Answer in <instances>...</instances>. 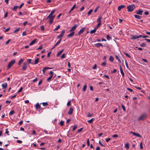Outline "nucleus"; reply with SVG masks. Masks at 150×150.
<instances>
[{"label": "nucleus", "instance_id": "45", "mask_svg": "<svg viewBox=\"0 0 150 150\" xmlns=\"http://www.w3.org/2000/svg\"><path fill=\"white\" fill-rule=\"evenodd\" d=\"M122 107L124 111H126V109H125V106L123 105H122Z\"/></svg>", "mask_w": 150, "mask_h": 150}, {"label": "nucleus", "instance_id": "47", "mask_svg": "<svg viewBox=\"0 0 150 150\" xmlns=\"http://www.w3.org/2000/svg\"><path fill=\"white\" fill-rule=\"evenodd\" d=\"M65 33V31L64 30H62L61 32V35H62V36H63L64 35V34Z\"/></svg>", "mask_w": 150, "mask_h": 150}, {"label": "nucleus", "instance_id": "22", "mask_svg": "<svg viewBox=\"0 0 150 150\" xmlns=\"http://www.w3.org/2000/svg\"><path fill=\"white\" fill-rule=\"evenodd\" d=\"M116 58V59L120 63H121V61L119 58V57H118V56L117 55H115V56Z\"/></svg>", "mask_w": 150, "mask_h": 150}, {"label": "nucleus", "instance_id": "59", "mask_svg": "<svg viewBox=\"0 0 150 150\" xmlns=\"http://www.w3.org/2000/svg\"><path fill=\"white\" fill-rule=\"evenodd\" d=\"M23 90V88L22 87H21L19 89V90L18 91V92L20 93Z\"/></svg>", "mask_w": 150, "mask_h": 150}, {"label": "nucleus", "instance_id": "3", "mask_svg": "<svg viewBox=\"0 0 150 150\" xmlns=\"http://www.w3.org/2000/svg\"><path fill=\"white\" fill-rule=\"evenodd\" d=\"M15 62V61L14 60H11L8 64L7 66V69H9L11 68L12 66L14 64Z\"/></svg>", "mask_w": 150, "mask_h": 150}, {"label": "nucleus", "instance_id": "44", "mask_svg": "<svg viewBox=\"0 0 150 150\" xmlns=\"http://www.w3.org/2000/svg\"><path fill=\"white\" fill-rule=\"evenodd\" d=\"M42 49V45H41L36 50H41Z\"/></svg>", "mask_w": 150, "mask_h": 150}, {"label": "nucleus", "instance_id": "61", "mask_svg": "<svg viewBox=\"0 0 150 150\" xmlns=\"http://www.w3.org/2000/svg\"><path fill=\"white\" fill-rule=\"evenodd\" d=\"M87 143L88 146H89V145H90V142H89V139H87Z\"/></svg>", "mask_w": 150, "mask_h": 150}, {"label": "nucleus", "instance_id": "24", "mask_svg": "<svg viewBox=\"0 0 150 150\" xmlns=\"http://www.w3.org/2000/svg\"><path fill=\"white\" fill-rule=\"evenodd\" d=\"M134 16L135 18H136L138 19H140L141 18V16H139L138 15H134Z\"/></svg>", "mask_w": 150, "mask_h": 150}, {"label": "nucleus", "instance_id": "26", "mask_svg": "<svg viewBox=\"0 0 150 150\" xmlns=\"http://www.w3.org/2000/svg\"><path fill=\"white\" fill-rule=\"evenodd\" d=\"M114 59V57L112 56H110L109 60L111 62H113Z\"/></svg>", "mask_w": 150, "mask_h": 150}, {"label": "nucleus", "instance_id": "17", "mask_svg": "<svg viewBox=\"0 0 150 150\" xmlns=\"http://www.w3.org/2000/svg\"><path fill=\"white\" fill-rule=\"evenodd\" d=\"M37 40V39H34L30 43V45H33L35 42Z\"/></svg>", "mask_w": 150, "mask_h": 150}, {"label": "nucleus", "instance_id": "51", "mask_svg": "<svg viewBox=\"0 0 150 150\" xmlns=\"http://www.w3.org/2000/svg\"><path fill=\"white\" fill-rule=\"evenodd\" d=\"M76 4H75L72 7V8H71V11H72L73 9L75 7H76Z\"/></svg>", "mask_w": 150, "mask_h": 150}, {"label": "nucleus", "instance_id": "23", "mask_svg": "<svg viewBox=\"0 0 150 150\" xmlns=\"http://www.w3.org/2000/svg\"><path fill=\"white\" fill-rule=\"evenodd\" d=\"M94 118L91 119V120H88V122L90 123H91L94 120Z\"/></svg>", "mask_w": 150, "mask_h": 150}, {"label": "nucleus", "instance_id": "9", "mask_svg": "<svg viewBox=\"0 0 150 150\" xmlns=\"http://www.w3.org/2000/svg\"><path fill=\"white\" fill-rule=\"evenodd\" d=\"M143 11L141 10L140 9L137 11L136 12V13L139 15H142Z\"/></svg>", "mask_w": 150, "mask_h": 150}, {"label": "nucleus", "instance_id": "38", "mask_svg": "<svg viewBox=\"0 0 150 150\" xmlns=\"http://www.w3.org/2000/svg\"><path fill=\"white\" fill-rule=\"evenodd\" d=\"M124 53L127 57L129 58H131V56L127 53L124 52Z\"/></svg>", "mask_w": 150, "mask_h": 150}, {"label": "nucleus", "instance_id": "35", "mask_svg": "<svg viewBox=\"0 0 150 150\" xmlns=\"http://www.w3.org/2000/svg\"><path fill=\"white\" fill-rule=\"evenodd\" d=\"M14 113V110H11V111L9 113V115H11Z\"/></svg>", "mask_w": 150, "mask_h": 150}, {"label": "nucleus", "instance_id": "13", "mask_svg": "<svg viewBox=\"0 0 150 150\" xmlns=\"http://www.w3.org/2000/svg\"><path fill=\"white\" fill-rule=\"evenodd\" d=\"M138 38V36L137 35H132L131 36V39L132 40H134L137 39Z\"/></svg>", "mask_w": 150, "mask_h": 150}, {"label": "nucleus", "instance_id": "62", "mask_svg": "<svg viewBox=\"0 0 150 150\" xmlns=\"http://www.w3.org/2000/svg\"><path fill=\"white\" fill-rule=\"evenodd\" d=\"M92 115H93L92 114H91V113H90L89 112L88 113V115H87V117H91V116H92Z\"/></svg>", "mask_w": 150, "mask_h": 150}, {"label": "nucleus", "instance_id": "52", "mask_svg": "<svg viewBox=\"0 0 150 150\" xmlns=\"http://www.w3.org/2000/svg\"><path fill=\"white\" fill-rule=\"evenodd\" d=\"M71 103V100H70L69 101L67 104V106H70V103Z\"/></svg>", "mask_w": 150, "mask_h": 150}, {"label": "nucleus", "instance_id": "39", "mask_svg": "<svg viewBox=\"0 0 150 150\" xmlns=\"http://www.w3.org/2000/svg\"><path fill=\"white\" fill-rule=\"evenodd\" d=\"M93 10L92 9H91L88 12V15H90L91 13L93 12Z\"/></svg>", "mask_w": 150, "mask_h": 150}, {"label": "nucleus", "instance_id": "48", "mask_svg": "<svg viewBox=\"0 0 150 150\" xmlns=\"http://www.w3.org/2000/svg\"><path fill=\"white\" fill-rule=\"evenodd\" d=\"M61 58L62 59L64 58L65 57V54L64 53H63L62 54V55L61 56Z\"/></svg>", "mask_w": 150, "mask_h": 150}, {"label": "nucleus", "instance_id": "43", "mask_svg": "<svg viewBox=\"0 0 150 150\" xmlns=\"http://www.w3.org/2000/svg\"><path fill=\"white\" fill-rule=\"evenodd\" d=\"M77 125H75L74 126L73 129V131H74L77 128Z\"/></svg>", "mask_w": 150, "mask_h": 150}, {"label": "nucleus", "instance_id": "20", "mask_svg": "<svg viewBox=\"0 0 150 150\" xmlns=\"http://www.w3.org/2000/svg\"><path fill=\"white\" fill-rule=\"evenodd\" d=\"M64 50V49H63L62 50H61L60 51H59L58 52V53L57 54V57L59 56L60 54H61L62 53L63 51Z\"/></svg>", "mask_w": 150, "mask_h": 150}, {"label": "nucleus", "instance_id": "21", "mask_svg": "<svg viewBox=\"0 0 150 150\" xmlns=\"http://www.w3.org/2000/svg\"><path fill=\"white\" fill-rule=\"evenodd\" d=\"M39 60V58H37L35 61V63L33 64H37Z\"/></svg>", "mask_w": 150, "mask_h": 150}, {"label": "nucleus", "instance_id": "16", "mask_svg": "<svg viewBox=\"0 0 150 150\" xmlns=\"http://www.w3.org/2000/svg\"><path fill=\"white\" fill-rule=\"evenodd\" d=\"M120 69L121 73L122 74V75L123 77H124V75H125V74L123 71V69H122V68L121 66H120Z\"/></svg>", "mask_w": 150, "mask_h": 150}, {"label": "nucleus", "instance_id": "56", "mask_svg": "<svg viewBox=\"0 0 150 150\" xmlns=\"http://www.w3.org/2000/svg\"><path fill=\"white\" fill-rule=\"evenodd\" d=\"M97 68V65L96 64L93 67L92 69H96Z\"/></svg>", "mask_w": 150, "mask_h": 150}, {"label": "nucleus", "instance_id": "60", "mask_svg": "<svg viewBox=\"0 0 150 150\" xmlns=\"http://www.w3.org/2000/svg\"><path fill=\"white\" fill-rule=\"evenodd\" d=\"M24 4V3H23L21 4V5L20 6H18V7L19 9L21 8L22 7V6Z\"/></svg>", "mask_w": 150, "mask_h": 150}, {"label": "nucleus", "instance_id": "28", "mask_svg": "<svg viewBox=\"0 0 150 150\" xmlns=\"http://www.w3.org/2000/svg\"><path fill=\"white\" fill-rule=\"evenodd\" d=\"M23 61V59L22 58H21L20 60H19V62H18V65H20L21 63H22V62Z\"/></svg>", "mask_w": 150, "mask_h": 150}, {"label": "nucleus", "instance_id": "31", "mask_svg": "<svg viewBox=\"0 0 150 150\" xmlns=\"http://www.w3.org/2000/svg\"><path fill=\"white\" fill-rule=\"evenodd\" d=\"M18 7V6H16L14 7L12 9L14 11H16L17 8Z\"/></svg>", "mask_w": 150, "mask_h": 150}, {"label": "nucleus", "instance_id": "49", "mask_svg": "<svg viewBox=\"0 0 150 150\" xmlns=\"http://www.w3.org/2000/svg\"><path fill=\"white\" fill-rule=\"evenodd\" d=\"M140 148L141 149H143V146H142V142H141L140 144Z\"/></svg>", "mask_w": 150, "mask_h": 150}, {"label": "nucleus", "instance_id": "4", "mask_svg": "<svg viewBox=\"0 0 150 150\" xmlns=\"http://www.w3.org/2000/svg\"><path fill=\"white\" fill-rule=\"evenodd\" d=\"M79 25V24H76L74 25V26L70 30L69 32H72Z\"/></svg>", "mask_w": 150, "mask_h": 150}, {"label": "nucleus", "instance_id": "18", "mask_svg": "<svg viewBox=\"0 0 150 150\" xmlns=\"http://www.w3.org/2000/svg\"><path fill=\"white\" fill-rule=\"evenodd\" d=\"M35 108L36 109H38L41 108V106L38 103H37L35 105Z\"/></svg>", "mask_w": 150, "mask_h": 150}, {"label": "nucleus", "instance_id": "33", "mask_svg": "<svg viewBox=\"0 0 150 150\" xmlns=\"http://www.w3.org/2000/svg\"><path fill=\"white\" fill-rule=\"evenodd\" d=\"M125 147L127 149H129V144L128 143H127L125 145Z\"/></svg>", "mask_w": 150, "mask_h": 150}, {"label": "nucleus", "instance_id": "7", "mask_svg": "<svg viewBox=\"0 0 150 150\" xmlns=\"http://www.w3.org/2000/svg\"><path fill=\"white\" fill-rule=\"evenodd\" d=\"M27 65V63L26 62H24L22 68V69L23 71L26 70Z\"/></svg>", "mask_w": 150, "mask_h": 150}, {"label": "nucleus", "instance_id": "1", "mask_svg": "<svg viewBox=\"0 0 150 150\" xmlns=\"http://www.w3.org/2000/svg\"><path fill=\"white\" fill-rule=\"evenodd\" d=\"M135 8V6L134 4L129 5L127 7V11L131 12L133 11Z\"/></svg>", "mask_w": 150, "mask_h": 150}, {"label": "nucleus", "instance_id": "11", "mask_svg": "<svg viewBox=\"0 0 150 150\" xmlns=\"http://www.w3.org/2000/svg\"><path fill=\"white\" fill-rule=\"evenodd\" d=\"M95 46L97 47H99L101 46L102 47H103V45H102V44L101 43H97L95 45Z\"/></svg>", "mask_w": 150, "mask_h": 150}, {"label": "nucleus", "instance_id": "42", "mask_svg": "<svg viewBox=\"0 0 150 150\" xmlns=\"http://www.w3.org/2000/svg\"><path fill=\"white\" fill-rule=\"evenodd\" d=\"M52 76L51 75L50 77L48 78V79H47V81H49L51 79Z\"/></svg>", "mask_w": 150, "mask_h": 150}, {"label": "nucleus", "instance_id": "2", "mask_svg": "<svg viewBox=\"0 0 150 150\" xmlns=\"http://www.w3.org/2000/svg\"><path fill=\"white\" fill-rule=\"evenodd\" d=\"M147 118V115L146 113H144L141 115L139 118L138 120L140 121L141 120H144Z\"/></svg>", "mask_w": 150, "mask_h": 150}, {"label": "nucleus", "instance_id": "25", "mask_svg": "<svg viewBox=\"0 0 150 150\" xmlns=\"http://www.w3.org/2000/svg\"><path fill=\"white\" fill-rule=\"evenodd\" d=\"M55 12V10H52L51 13L49 14L51 16H52V15Z\"/></svg>", "mask_w": 150, "mask_h": 150}, {"label": "nucleus", "instance_id": "53", "mask_svg": "<svg viewBox=\"0 0 150 150\" xmlns=\"http://www.w3.org/2000/svg\"><path fill=\"white\" fill-rule=\"evenodd\" d=\"M106 64V62H104L102 64V65L103 66H105Z\"/></svg>", "mask_w": 150, "mask_h": 150}, {"label": "nucleus", "instance_id": "15", "mask_svg": "<svg viewBox=\"0 0 150 150\" xmlns=\"http://www.w3.org/2000/svg\"><path fill=\"white\" fill-rule=\"evenodd\" d=\"M74 34V31H72V32L69 34L67 36V37L68 38L71 37H72Z\"/></svg>", "mask_w": 150, "mask_h": 150}, {"label": "nucleus", "instance_id": "50", "mask_svg": "<svg viewBox=\"0 0 150 150\" xmlns=\"http://www.w3.org/2000/svg\"><path fill=\"white\" fill-rule=\"evenodd\" d=\"M101 23H98V24L97 25V27L95 28L97 29L100 26V25Z\"/></svg>", "mask_w": 150, "mask_h": 150}, {"label": "nucleus", "instance_id": "8", "mask_svg": "<svg viewBox=\"0 0 150 150\" xmlns=\"http://www.w3.org/2000/svg\"><path fill=\"white\" fill-rule=\"evenodd\" d=\"M55 16H51L49 18V23L50 24L52 23L53 21V19L55 17Z\"/></svg>", "mask_w": 150, "mask_h": 150}, {"label": "nucleus", "instance_id": "29", "mask_svg": "<svg viewBox=\"0 0 150 150\" xmlns=\"http://www.w3.org/2000/svg\"><path fill=\"white\" fill-rule=\"evenodd\" d=\"M86 88H87V86H86V84H85L84 86L83 87V91L85 92L86 89Z\"/></svg>", "mask_w": 150, "mask_h": 150}, {"label": "nucleus", "instance_id": "58", "mask_svg": "<svg viewBox=\"0 0 150 150\" xmlns=\"http://www.w3.org/2000/svg\"><path fill=\"white\" fill-rule=\"evenodd\" d=\"M11 39H9L6 42V45L8 44L10 41H11Z\"/></svg>", "mask_w": 150, "mask_h": 150}, {"label": "nucleus", "instance_id": "63", "mask_svg": "<svg viewBox=\"0 0 150 150\" xmlns=\"http://www.w3.org/2000/svg\"><path fill=\"white\" fill-rule=\"evenodd\" d=\"M16 142L18 143L21 144L22 143V141H21L20 140H17L16 141Z\"/></svg>", "mask_w": 150, "mask_h": 150}, {"label": "nucleus", "instance_id": "30", "mask_svg": "<svg viewBox=\"0 0 150 150\" xmlns=\"http://www.w3.org/2000/svg\"><path fill=\"white\" fill-rule=\"evenodd\" d=\"M21 29L20 28H17L14 31V33H16L17 32H18V31H19L20 29Z\"/></svg>", "mask_w": 150, "mask_h": 150}, {"label": "nucleus", "instance_id": "37", "mask_svg": "<svg viewBox=\"0 0 150 150\" xmlns=\"http://www.w3.org/2000/svg\"><path fill=\"white\" fill-rule=\"evenodd\" d=\"M106 36L107 39L108 40H109L111 39V38L109 35H107Z\"/></svg>", "mask_w": 150, "mask_h": 150}, {"label": "nucleus", "instance_id": "14", "mask_svg": "<svg viewBox=\"0 0 150 150\" xmlns=\"http://www.w3.org/2000/svg\"><path fill=\"white\" fill-rule=\"evenodd\" d=\"M1 86L3 89L6 88L7 86V83H4L2 84Z\"/></svg>", "mask_w": 150, "mask_h": 150}, {"label": "nucleus", "instance_id": "41", "mask_svg": "<svg viewBox=\"0 0 150 150\" xmlns=\"http://www.w3.org/2000/svg\"><path fill=\"white\" fill-rule=\"evenodd\" d=\"M60 27V26L59 25H58L56 27L54 30V31L57 30Z\"/></svg>", "mask_w": 150, "mask_h": 150}, {"label": "nucleus", "instance_id": "34", "mask_svg": "<svg viewBox=\"0 0 150 150\" xmlns=\"http://www.w3.org/2000/svg\"><path fill=\"white\" fill-rule=\"evenodd\" d=\"M62 40V38H60V40L56 43V44L58 45L61 42Z\"/></svg>", "mask_w": 150, "mask_h": 150}, {"label": "nucleus", "instance_id": "55", "mask_svg": "<svg viewBox=\"0 0 150 150\" xmlns=\"http://www.w3.org/2000/svg\"><path fill=\"white\" fill-rule=\"evenodd\" d=\"M31 61L32 59H29L27 60L29 64L31 63Z\"/></svg>", "mask_w": 150, "mask_h": 150}, {"label": "nucleus", "instance_id": "40", "mask_svg": "<svg viewBox=\"0 0 150 150\" xmlns=\"http://www.w3.org/2000/svg\"><path fill=\"white\" fill-rule=\"evenodd\" d=\"M64 122L62 120H61L60 122V125L61 126H63L64 125Z\"/></svg>", "mask_w": 150, "mask_h": 150}, {"label": "nucleus", "instance_id": "10", "mask_svg": "<svg viewBox=\"0 0 150 150\" xmlns=\"http://www.w3.org/2000/svg\"><path fill=\"white\" fill-rule=\"evenodd\" d=\"M126 6L124 5H121L118 6L117 7V9L119 11H120L121 9L125 8Z\"/></svg>", "mask_w": 150, "mask_h": 150}, {"label": "nucleus", "instance_id": "46", "mask_svg": "<svg viewBox=\"0 0 150 150\" xmlns=\"http://www.w3.org/2000/svg\"><path fill=\"white\" fill-rule=\"evenodd\" d=\"M82 129L83 128H81L77 130V132L78 133H80L82 131Z\"/></svg>", "mask_w": 150, "mask_h": 150}, {"label": "nucleus", "instance_id": "27", "mask_svg": "<svg viewBox=\"0 0 150 150\" xmlns=\"http://www.w3.org/2000/svg\"><path fill=\"white\" fill-rule=\"evenodd\" d=\"M97 29L96 28H94V29L93 30H92L90 31V33H95Z\"/></svg>", "mask_w": 150, "mask_h": 150}, {"label": "nucleus", "instance_id": "57", "mask_svg": "<svg viewBox=\"0 0 150 150\" xmlns=\"http://www.w3.org/2000/svg\"><path fill=\"white\" fill-rule=\"evenodd\" d=\"M118 137V135H117V134H114V135H113L112 136V137H114V138L117 137Z\"/></svg>", "mask_w": 150, "mask_h": 150}, {"label": "nucleus", "instance_id": "32", "mask_svg": "<svg viewBox=\"0 0 150 150\" xmlns=\"http://www.w3.org/2000/svg\"><path fill=\"white\" fill-rule=\"evenodd\" d=\"M42 105L44 106H47L48 105V103L47 102L43 103H42Z\"/></svg>", "mask_w": 150, "mask_h": 150}, {"label": "nucleus", "instance_id": "54", "mask_svg": "<svg viewBox=\"0 0 150 150\" xmlns=\"http://www.w3.org/2000/svg\"><path fill=\"white\" fill-rule=\"evenodd\" d=\"M40 28H41V30L42 31H43L44 30V27L43 25L41 26Z\"/></svg>", "mask_w": 150, "mask_h": 150}, {"label": "nucleus", "instance_id": "19", "mask_svg": "<svg viewBox=\"0 0 150 150\" xmlns=\"http://www.w3.org/2000/svg\"><path fill=\"white\" fill-rule=\"evenodd\" d=\"M102 18V16H100L97 20V22L99 23H101V20Z\"/></svg>", "mask_w": 150, "mask_h": 150}, {"label": "nucleus", "instance_id": "64", "mask_svg": "<svg viewBox=\"0 0 150 150\" xmlns=\"http://www.w3.org/2000/svg\"><path fill=\"white\" fill-rule=\"evenodd\" d=\"M26 32L24 31L22 33V36H24L26 35Z\"/></svg>", "mask_w": 150, "mask_h": 150}, {"label": "nucleus", "instance_id": "12", "mask_svg": "<svg viewBox=\"0 0 150 150\" xmlns=\"http://www.w3.org/2000/svg\"><path fill=\"white\" fill-rule=\"evenodd\" d=\"M73 111V108H70L69 109V110L68 112V114L69 115H71Z\"/></svg>", "mask_w": 150, "mask_h": 150}, {"label": "nucleus", "instance_id": "5", "mask_svg": "<svg viewBox=\"0 0 150 150\" xmlns=\"http://www.w3.org/2000/svg\"><path fill=\"white\" fill-rule=\"evenodd\" d=\"M129 133L132 134L133 135L138 137L140 138H142V136L139 134L137 133L136 132L131 131L129 132Z\"/></svg>", "mask_w": 150, "mask_h": 150}, {"label": "nucleus", "instance_id": "36", "mask_svg": "<svg viewBox=\"0 0 150 150\" xmlns=\"http://www.w3.org/2000/svg\"><path fill=\"white\" fill-rule=\"evenodd\" d=\"M141 47H145L146 46V44L145 43H143L140 45Z\"/></svg>", "mask_w": 150, "mask_h": 150}, {"label": "nucleus", "instance_id": "6", "mask_svg": "<svg viewBox=\"0 0 150 150\" xmlns=\"http://www.w3.org/2000/svg\"><path fill=\"white\" fill-rule=\"evenodd\" d=\"M86 28L85 27H83L81 29L78 33V35H80L81 34L83 33L84 31L86 30Z\"/></svg>", "mask_w": 150, "mask_h": 150}]
</instances>
